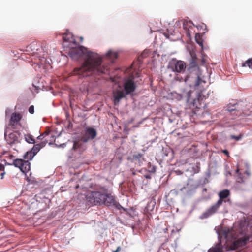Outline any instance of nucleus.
Masks as SVG:
<instances>
[{
	"label": "nucleus",
	"mask_w": 252,
	"mask_h": 252,
	"mask_svg": "<svg viewBox=\"0 0 252 252\" xmlns=\"http://www.w3.org/2000/svg\"><path fill=\"white\" fill-rule=\"evenodd\" d=\"M230 195V192L228 189H223L218 193L219 200L211 206L204 212L200 217L201 219L208 218L212 215L217 213L222 205L223 201L226 202L225 199Z\"/></svg>",
	"instance_id": "nucleus-4"
},
{
	"label": "nucleus",
	"mask_w": 252,
	"mask_h": 252,
	"mask_svg": "<svg viewBox=\"0 0 252 252\" xmlns=\"http://www.w3.org/2000/svg\"><path fill=\"white\" fill-rule=\"evenodd\" d=\"M242 138V135L241 134H240L238 136H235V135H232L230 136V138L232 139H235L237 141H238L239 140H240Z\"/></svg>",
	"instance_id": "nucleus-28"
},
{
	"label": "nucleus",
	"mask_w": 252,
	"mask_h": 252,
	"mask_svg": "<svg viewBox=\"0 0 252 252\" xmlns=\"http://www.w3.org/2000/svg\"><path fill=\"white\" fill-rule=\"evenodd\" d=\"M183 28L186 31V35L190 36L191 30L193 28L194 24L191 21H185L183 22Z\"/></svg>",
	"instance_id": "nucleus-15"
},
{
	"label": "nucleus",
	"mask_w": 252,
	"mask_h": 252,
	"mask_svg": "<svg viewBox=\"0 0 252 252\" xmlns=\"http://www.w3.org/2000/svg\"><path fill=\"white\" fill-rule=\"evenodd\" d=\"M7 131H5V139L7 143L11 145L13 144L18 143L20 142L19 139L21 136V134L18 131H13L7 134Z\"/></svg>",
	"instance_id": "nucleus-9"
},
{
	"label": "nucleus",
	"mask_w": 252,
	"mask_h": 252,
	"mask_svg": "<svg viewBox=\"0 0 252 252\" xmlns=\"http://www.w3.org/2000/svg\"><path fill=\"white\" fill-rule=\"evenodd\" d=\"M223 153L225 155H227V156H228V155H229V152H228L227 150H224L223 151Z\"/></svg>",
	"instance_id": "nucleus-35"
},
{
	"label": "nucleus",
	"mask_w": 252,
	"mask_h": 252,
	"mask_svg": "<svg viewBox=\"0 0 252 252\" xmlns=\"http://www.w3.org/2000/svg\"><path fill=\"white\" fill-rule=\"evenodd\" d=\"M49 132H44V137H45L46 135H48Z\"/></svg>",
	"instance_id": "nucleus-37"
},
{
	"label": "nucleus",
	"mask_w": 252,
	"mask_h": 252,
	"mask_svg": "<svg viewBox=\"0 0 252 252\" xmlns=\"http://www.w3.org/2000/svg\"><path fill=\"white\" fill-rule=\"evenodd\" d=\"M80 39H81V40H83V38L82 37H80Z\"/></svg>",
	"instance_id": "nucleus-40"
},
{
	"label": "nucleus",
	"mask_w": 252,
	"mask_h": 252,
	"mask_svg": "<svg viewBox=\"0 0 252 252\" xmlns=\"http://www.w3.org/2000/svg\"><path fill=\"white\" fill-rule=\"evenodd\" d=\"M63 45L64 47L73 49L77 46V43L71 33H64L63 35Z\"/></svg>",
	"instance_id": "nucleus-8"
},
{
	"label": "nucleus",
	"mask_w": 252,
	"mask_h": 252,
	"mask_svg": "<svg viewBox=\"0 0 252 252\" xmlns=\"http://www.w3.org/2000/svg\"><path fill=\"white\" fill-rule=\"evenodd\" d=\"M237 181L239 183H243L244 182L243 178L239 176L237 179Z\"/></svg>",
	"instance_id": "nucleus-30"
},
{
	"label": "nucleus",
	"mask_w": 252,
	"mask_h": 252,
	"mask_svg": "<svg viewBox=\"0 0 252 252\" xmlns=\"http://www.w3.org/2000/svg\"><path fill=\"white\" fill-rule=\"evenodd\" d=\"M86 199L91 205H105L110 206L114 204L115 198L105 186H96L93 191L88 192Z\"/></svg>",
	"instance_id": "nucleus-2"
},
{
	"label": "nucleus",
	"mask_w": 252,
	"mask_h": 252,
	"mask_svg": "<svg viewBox=\"0 0 252 252\" xmlns=\"http://www.w3.org/2000/svg\"><path fill=\"white\" fill-rule=\"evenodd\" d=\"M35 155V154H34V153H33L32 151L27 152L24 156V158L28 160H31Z\"/></svg>",
	"instance_id": "nucleus-24"
},
{
	"label": "nucleus",
	"mask_w": 252,
	"mask_h": 252,
	"mask_svg": "<svg viewBox=\"0 0 252 252\" xmlns=\"http://www.w3.org/2000/svg\"><path fill=\"white\" fill-rule=\"evenodd\" d=\"M6 164L9 165H14L16 167H18L24 174L28 172L31 168V163L28 160H25L22 159L17 158L13 159L12 163H7L6 160H3Z\"/></svg>",
	"instance_id": "nucleus-6"
},
{
	"label": "nucleus",
	"mask_w": 252,
	"mask_h": 252,
	"mask_svg": "<svg viewBox=\"0 0 252 252\" xmlns=\"http://www.w3.org/2000/svg\"><path fill=\"white\" fill-rule=\"evenodd\" d=\"M4 170V167L3 165L0 163V171H3Z\"/></svg>",
	"instance_id": "nucleus-34"
},
{
	"label": "nucleus",
	"mask_w": 252,
	"mask_h": 252,
	"mask_svg": "<svg viewBox=\"0 0 252 252\" xmlns=\"http://www.w3.org/2000/svg\"><path fill=\"white\" fill-rule=\"evenodd\" d=\"M238 172H239V169H237L236 170V172H237V173H238Z\"/></svg>",
	"instance_id": "nucleus-38"
},
{
	"label": "nucleus",
	"mask_w": 252,
	"mask_h": 252,
	"mask_svg": "<svg viewBox=\"0 0 252 252\" xmlns=\"http://www.w3.org/2000/svg\"><path fill=\"white\" fill-rule=\"evenodd\" d=\"M4 174H5V172H3V173H1L0 176H1V179H3Z\"/></svg>",
	"instance_id": "nucleus-36"
},
{
	"label": "nucleus",
	"mask_w": 252,
	"mask_h": 252,
	"mask_svg": "<svg viewBox=\"0 0 252 252\" xmlns=\"http://www.w3.org/2000/svg\"><path fill=\"white\" fill-rule=\"evenodd\" d=\"M121 250V248L120 246H118L117 248V249L115 251H114L113 252H119Z\"/></svg>",
	"instance_id": "nucleus-33"
},
{
	"label": "nucleus",
	"mask_w": 252,
	"mask_h": 252,
	"mask_svg": "<svg viewBox=\"0 0 252 252\" xmlns=\"http://www.w3.org/2000/svg\"><path fill=\"white\" fill-rule=\"evenodd\" d=\"M97 132L96 130L92 127H87L85 129L84 135L81 137V140L86 143L89 140L94 139L96 136Z\"/></svg>",
	"instance_id": "nucleus-11"
},
{
	"label": "nucleus",
	"mask_w": 252,
	"mask_h": 252,
	"mask_svg": "<svg viewBox=\"0 0 252 252\" xmlns=\"http://www.w3.org/2000/svg\"><path fill=\"white\" fill-rule=\"evenodd\" d=\"M199 99H194L193 100V102L192 103V112L194 114L196 115L198 113V112L199 111V109H200V107H199L197 104L199 103Z\"/></svg>",
	"instance_id": "nucleus-20"
},
{
	"label": "nucleus",
	"mask_w": 252,
	"mask_h": 252,
	"mask_svg": "<svg viewBox=\"0 0 252 252\" xmlns=\"http://www.w3.org/2000/svg\"><path fill=\"white\" fill-rule=\"evenodd\" d=\"M25 140L29 143L34 144L35 143V140L32 135L28 134L25 135Z\"/></svg>",
	"instance_id": "nucleus-22"
},
{
	"label": "nucleus",
	"mask_w": 252,
	"mask_h": 252,
	"mask_svg": "<svg viewBox=\"0 0 252 252\" xmlns=\"http://www.w3.org/2000/svg\"><path fill=\"white\" fill-rule=\"evenodd\" d=\"M41 50H42V49L39 44L34 42H32L27 46L26 49L27 51L33 56L38 55Z\"/></svg>",
	"instance_id": "nucleus-12"
},
{
	"label": "nucleus",
	"mask_w": 252,
	"mask_h": 252,
	"mask_svg": "<svg viewBox=\"0 0 252 252\" xmlns=\"http://www.w3.org/2000/svg\"><path fill=\"white\" fill-rule=\"evenodd\" d=\"M227 116H232L231 119H235L240 117H243L244 113L241 103H236L229 104L227 108Z\"/></svg>",
	"instance_id": "nucleus-5"
},
{
	"label": "nucleus",
	"mask_w": 252,
	"mask_h": 252,
	"mask_svg": "<svg viewBox=\"0 0 252 252\" xmlns=\"http://www.w3.org/2000/svg\"><path fill=\"white\" fill-rule=\"evenodd\" d=\"M249 241V237L247 236H243L239 238L229 246V250H235L240 247L244 246L247 244Z\"/></svg>",
	"instance_id": "nucleus-10"
},
{
	"label": "nucleus",
	"mask_w": 252,
	"mask_h": 252,
	"mask_svg": "<svg viewBox=\"0 0 252 252\" xmlns=\"http://www.w3.org/2000/svg\"><path fill=\"white\" fill-rule=\"evenodd\" d=\"M82 146V143L79 141H75L73 144V149L74 150L81 149Z\"/></svg>",
	"instance_id": "nucleus-25"
},
{
	"label": "nucleus",
	"mask_w": 252,
	"mask_h": 252,
	"mask_svg": "<svg viewBox=\"0 0 252 252\" xmlns=\"http://www.w3.org/2000/svg\"><path fill=\"white\" fill-rule=\"evenodd\" d=\"M142 156V154L139 153L134 154L132 155V158L134 159H139Z\"/></svg>",
	"instance_id": "nucleus-27"
},
{
	"label": "nucleus",
	"mask_w": 252,
	"mask_h": 252,
	"mask_svg": "<svg viewBox=\"0 0 252 252\" xmlns=\"http://www.w3.org/2000/svg\"><path fill=\"white\" fill-rule=\"evenodd\" d=\"M168 68L174 72H183L186 68V64L184 61L173 59L169 63Z\"/></svg>",
	"instance_id": "nucleus-7"
},
{
	"label": "nucleus",
	"mask_w": 252,
	"mask_h": 252,
	"mask_svg": "<svg viewBox=\"0 0 252 252\" xmlns=\"http://www.w3.org/2000/svg\"><path fill=\"white\" fill-rule=\"evenodd\" d=\"M126 96L123 91L117 90L113 93L114 103L115 105L119 104L120 100Z\"/></svg>",
	"instance_id": "nucleus-16"
},
{
	"label": "nucleus",
	"mask_w": 252,
	"mask_h": 252,
	"mask_svg": "<svg viewBox=\"0 0 252 252\" xmlns=\"http://www.w3.org/2000/svg\"><path fill=\"white\" fill-rule=\"evenodd\" d=\"M72 49L69 56L74 60H79L84 56L83 62L81 66L75 68L73 75L80 77H85L91 75H100L105 73L106 68L102 64L103 57L97 53L92 52L87 48L80 46L78 48Z\"/></svg>",
	"instance_id": "nucleus-1"
},
{
	"label": "nucleus",
	"mask_w": 252,
	"mask_h": 252,
	"mask_svg": "<svg viewBox=\"0 0 252 252\" xmlns=\"http://www.w3.org/2000/svg\"><path fill=\"white\" fill-rule=\"evenodd\" d=\"M145 57V55L144 53H142L140 55V57H138V61L140 63H141V61H140V58H144Z\"/></svg>",
	"instance_id": "nucleus-32"
},
{
	"label": "nucleus",
	"mask_w": 252,
	"mask_h": 252,
	"mask_svg": "<svg viewBox=\"0 0 252 252\" xmlns=\"http://www.w3.org/2000/svg\"><path fill=\"white\" fill-rule=\"evenodd\" d=\"M22 118V115L19 113H13L11 114V118L9 121V125L12 128H15L16 126Z\"/></svg>",
	"instance_id": "nucleus-14"
},
{
	"label": "nucleus",
	"mask_w": 252,
	"mask_h": 252,
	"mask_svg": "<svg viewBox=\"0 0 252 252\" xmlns=\"http://www.w3.org/2000/svg\"><path fill=\"white\" fill-rule=\"evenodd\" d=\"M185 189V187H184V188H183L182 189H181V190H183V189Z\"/></svg>",
	"instance_id": "nucleus-39"
},
{
	"label": "nucleus",
	"mask_w": 252,
	"mask_h": 252,
	"mask_svg": "<svg viewBox=\"0 0 252 252\" xmlns=\"http://www.w3.org/2000/svg\"><path fill=\"white\" fill-rule=\"evenodd\" d=\"M203 98H205H205H206V97L204 96H203Z\"/></svg>",
	"instance_id": "nucleus-41"
},
{
	"label": "nucleus",
	"mask_w": 252,
	"mask_h": 252,
	"mask_svg": "<svg viewBox=\"0 0 252 252\" xmlns=\"http://www.w3.org/2000/svg\"><path fill=\"white\" fill-rule=\"evenodd\" d=\"M1 154L3 155H6L5 156V157L7 158L8 159H12L13 157H14L13 155H12L11 154H10L7 151L3 152L1 153Z\"/></svg>",
	"instance_id": "nucleus-26"
},
{
	"label": "nucleus",
	"mask_w": 252,
	"mask_h": 252,
	"mask_svg": "<svg viewBox=\"0 0 252 252\" xmlns=\"http://www.w3.org/2000/svg\"><path fill=\"white\" fill-rule=\"evenodd\" d=\"M241 66L243 67H249L250 68L252 69V58L249 59L245 62H243Z\"/></svg>",
	"instance_id": "nucleus-21"
},
{
	"label": "nucleus",
	"mask_w": 252,
	"mask_h": 252,
	"mask_svg": "<svg viewBox=\"0 0 252 252\" xmlns=\"http://www.w3.org/2000/svg\"><path fill=\"white\" fill-rule=\"evenodd\" d=\"M48 143V141L46 140H45L43 141H42L39 144H36L34 145L33 148L32 149V151L34 153V154H36L42 148H43L45 146L46 144Z\"/></svg>",
	"instance_id": "nucleus-17"
},
{
	"label": "nucleus",
	"mask_w": 252,
	"mask_h": 252,
	"mask_svg": "<svg viewBox=\"0 0 252 252\" xmlns=\"http://www.w3.org/2000/svg\"><path fill=\"white\" fill-rule=\"evenodd\" d=\"M188 73L184 77L179 78L177 76L175 79L180 82L185 81L186 82H189L190 83L194 82L195 86H198L200 84V73L199 69L195 62V58L192 57V62L190 63L188 69Z\"/></svg>",
	"instance_id": "nucleus-3"
},
{
	"label": "nucleus",
	"mask_w": 252,
	"mask_h": 252,
	"mask_svg": "<svg viewBox=\"0 0 252 252\" xmlns=\"http://www.w3.org/2000/svg\"><path fill=\"white\" fill-rule=\"evenodd\" d=\"M135 89L136 85L133 78L129 79L124 84V89L126 94L134 92Z\"/></svg>",
	"instance_id": "nucleus-13"
},
{
	"label": "nucleus",
	"mask_w": 252,
	"mask_h": 252,
	"mask_svg": "<svg viewBox=\"0 0 252 252\" xmlns=\"http://www.w3.org/2000/svg\"><path fill=\"white\" fill-rule=\"evenodd\" d=\"M29 112L32 114L34 113V106L33 105L30 106L29 108Z\"/></svg>",
	"instance_id": "nucleus-29"
},
{
	"label": "nucleus",
	"mask_w": 252,
	"mask_h": 252,
	"mask_svg": "<svg viewBox=\"0 0 252 252\" xmlns=\"http://www.w3.org/2000/svg\"><path fill=\"white\" fill-rule=\"evenodd\" d=\"M44 133L41 134L39 136L37 137V139L39 140H42L44 138Z\"/></svg>",
	"instance_id": "nucleus-31"
},
{
	"label": "nucleus",
	"mask_w": 252,
	"mask_h": 252,
	"mask_svg": "<svg viewBox=\"0 0 252 252\" xmlns=\"http://www.w3.org/2000/svg\"><path fill=\"white\" fill-rule=\"evenodd\" d=\"M195 41L200 46H203L202 36L199 33H196L195 36Z\"/></svg>",
	"instance_id": "nucleus-23"
},
{
	"label": "nucleus",
	"mask_w": 252,
	"mask_h": 252,
	"mask_svg": "<svg viewBox=\"0 0 252 252\" xmlns=\"http://www.w3.org/2000/svg\"><path fill=\"white\" fill-rule=\"evenodd\" d=\"M208 252H223L221 243H219L215 247L211 248L208 250Z\"/></svg>",
	"instance_id": "nucleus-18"
},
{
	"label": "nucleus",
	"mask_w": 252,
	"mask_h": 252,
	"mask_svg": "<svg viewBox=\"0 0 252 252\" xmlns=\"http://www.w3.org/2000/svg\"><path fill=\"white\" fill-rule=\"evenodd\" d=\"M106 56L108 58V59L111 60L112 62H113L118 58V54L115 52H113L111 50H109L106 53Z\"/></svg>",
	"instance_id": "nucleus-19"
}]
</instances>
